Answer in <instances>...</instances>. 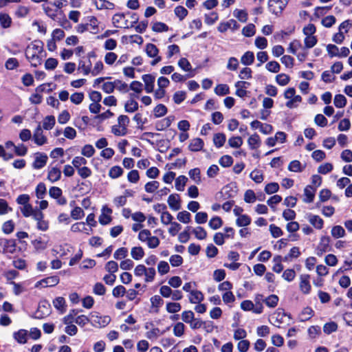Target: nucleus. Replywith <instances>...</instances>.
<instances>
[{
	"label": "nucleus",
	"instance_id": "obj_18",
	"mask_svg": "<svg viewBox=\"0 0 352 352\" xmlns=\"http://www.w3.org/2000/svg\"><path fill=\"white\" fill-rule=\"evenodd\" d=\"M21 210L24 217H28L32 216L33 219L34 218V215L37 212H41V210L38 209H34L32 206L29 204L23 206V207L21 208Z\"/></svg>",
	"mask_w": 352,
	"mask_h": 352
},
{
	"label": "nucleus",
	"instance_id": "obj_37",
	"mask_svg": "<svg viewBox=\"0 0 352 352\" xmlns=\"http://www.w3.org/2000/svg\"><path fill=\"white\" fill-rule=\"evenodd\" d=\"M131 254L135 260H140L144 256V252L142 247H134L131 249Z\"/></svg>",
	"mask_w": 352,
	"mask_h": 352
},
{
	"label": "nucleus",
	"instance_id": "obj_27",
	"mask_svg": "<svg viewBox=\"0 0 352 352\" xmlns=\"http://www.w3.org/2000/svg\"><path fill=\"white\" fill-rule=\"evenodd\" d=\"M248 145L251 149H255L260 146L261 141L258 135L256 133L251 135L248 140Z\"/></svg>",
	"mask_w": 352,
	"mask_h": 352
},
{
	"label": "nucleus",
	"instance_id": "obj_64",
	"mask_svg": "<svg viewBox=\"0 0 352 352\" xmlns=\"http://www.w3.org/2000/svg\"><path fill=\"white\" fill-rule=\"evenodd\" d=\"M84 99V94L82 92H76L73 94L70 97V100L75 104H80Z\"/></svg>",
	"mask_w": 352,
	"mask_h": 352
},
{
	"label": "nucleus",
	"instance_id": "obj_49",
	"mask_svg": "<svg viewBox=\"0 0 352 352\" xmlns=\"http://www.w3.org/2000/svg\"><path fill=\"white\" fill-rule=\"evenodd\" d=\"M276 80L278 85L281 86H285L289 83L290 78L287 74H280L276 76Z\"/></svg>",
	"mask_w": 352,
	"mask_h": 352
},
{
	"label": "nucleus",
	"instance_id": "obj_32",
	"mask_svg": "<svg viewBox=\"0 0 352 352\" xmlns=\"http://www.w3.org/2000/svg\"><path fill=\"white\" fill-rule=\"evenodd\" d=\"M12 23V19L5 13H0V24L3 28H8L10 27Z\"/></svg>",
	"mask_w": 352,
	"mask_h": 352
},
{
	"label": "nucleus",
	"instance_id": "obj_46",
	"mask_svg": "<svg viewBox=\"0 0 352 352\" xmlns=\"http://www.w3.org/2000/svg\"><path fill=\"white\" fill-rule=\"evenodd\" d=\"M160 186L157 181L149 182L145 184L144 188L146 192L148 193L154 192Z\"/></svg>",
	"mask_w": 352,
	"mask_h": 352
},
{
	"label": "nucleus",
	"instance_id": "obj_12",
	"mask_svg": "<svg viewBox=\"0 0 352 352\" xmlns=\"http://www.w3.org/2000/svg\"><path fill=\"white\" fill-rule=\"evenodd\" d=\"M25 56L33 67H36L41 64V58L39 57V55L32 53V52H30V48L29 50H25Z\"/></svg>",
	"mask_w": 352,
	"mask_h": 352
},
{
	"label": "nucleus",
	"instance_id": "obj_62",
	"mask_svg": "<svg viewBox=\"0 0 352 352\" xmlns=\"http://www.w3.org/2000/svg\"><path fill=\"white\" fill-rule=\"evenodd\" d=\"M14 223L12 220L6 221L2 226V230L5 234H10L13 232Z\"/></svg>",
	"mask_w": 352,
	"mask_h": 352
},
{
	"label": "nucleus",
	"instance_id": "obj_5",
	"mask_svg": "<svg viewBox=\"0 0 352 352\" xmlns=\"http://www.w3.org/2000/svg\"><path fill=\"white\" fill-rule=\"evenodd\" d=\"M44 214L41 212H37L35 215L34 219L37 221V228L39 230L46 231L49 228L48 221L43 220Z\"/></svg>",
	"mask_w": 352,
	"mask_h": 352
},
{
	"label": "nucleus",
	"instance_id": "obj_15",
	"mask_svg": "<svg viewBox=\"0 0 352 352\" xmlns=\"http://www.w3.org/2000/svg\"><path fill=\"white\" fill-rule=\"evenodd\" d=\"M14 338L20 344H25L27 342L28 331L20 329L13 333Z\"/></svg>",
	"mask_w": 352,
	"mask_h": 352
},
{
	"label": "nucleus",
	"instance_id": "obj_16",
	"mask_svg": "<svg viewBox=\"0 0 352 352\" xmlns=\"http://www.w3.org/2000/svg\"><path fill=\"white\" fill-rule=\"evenodd\" d=\"M204 142L201 138H195L189 144L188 148L191 151H199L202 149Z\"/></svg>",
	"mask_w": 352,
	"mask_h": 352
},
{
	"label": "nucleus",
	"instance_id": "obj_33",
	"mask_svg": "<svg viewBox=\"0 0 352 352\" xmlns=\"http://www.w3.org/2000/svg\"><path fill=\"white\" fill-rule=\"evenodd\" d=\"M123 174V169L119 166L111 167L109 172V176L112 179H116Z\"/></svg>",
	"mask_w": 352,
	"mask_h": 352
},
{
	"label": "nucleus",
	"instance_id": "obj_25",
	"mask_svg": "<svg viewBox=\"0 0 352 352\" xmlns=\"http://www.w3.org/2000/svg\"><path fill=\"white\" fill-rule=\"evenodd\" d=\"M254 61V55L252 52H246L241 57V62L245 65H250Z\"/></svg>",
	"mask_w": 352,
	"mask_h": 352
},
{
	"label": "nucleus",
	"instance_id": "obj_6",
	"mask_svg": "<svg viewBox=\"0 0 352 352\" xmlns=\"http://www.w3.org/2000/svg\"><path fill=\"white\" fill-rule=\"evenodd\" d=\"M239 28V24L234 19H230L226 23H221L217 29L218 31L220 32H225L228 29H232L233 30H237Z\"/></svg>",
	"mask_w": 352,
	"mask_h": 352
},
{
	"label": "nucleus",
	"instance_id": "obj_1",
	"mask_svg": "<svg viewBox=\"0 0 352 352\" xmlns=\"http://www.w3.org/2000/svg\"><path fill=\"white\" fill-rule=\"evenodd\" d=\"M288 3V0H269L268 6L270 12L276 15L282 12Z\"/></svg>",
	"mask_w": 352,
	"mask_h": 352
},
{
	"label": "nucleus",
	"instance_id": "obj_3",
	"mask_svg": "<svg viewBox=\"0 0 352 352\" xmlns=\"http://www.w3.org/2000/svg\"><path fill=\"white\" fill-rule=\"evenodd\" d=\"M16 245L14 239H0V247L3 248V252L13 253Z\"/></svg>",
	"mask_w": 352,
	"mask_h": 352
},
{
	"label": "nucleus",
	"instance_id": "obj_38",
	"mask_svg": "<svg viewBox=\"0 0 352 352\" xmlns=\"http://www.w3.org/2000/svg\"><path fill=\"white\" fill-rule=\"evenodd\" d=\"M255 25L252 23H250L245 26L242 30V34L247 37L252 36L255 34Z\"/></svg>",
	"mask_w": 352,
	"mask_h": 352
},
{
	"label": "nucleus",
	"instance_id": "obj_63",
	"mask_svg": "<svg viewBox=\"0 0 352 352\" xmlns=\"http://www.w3.org/2000/svg\"><path fill=\"white\" fill-rule=\"evenodd\" d=\"M250 177L252 180H254L256 183L258 184L261 183L263 180V174L261 173L260 170H253L250 173Z\"/></svg>",
	"mask_w": 352,
	"mask_h": 352
},
{
	"label": "nucleus",
	"instance_id": "obj_36",
	"mask_svg": "<svg viewBox=\"0 0 352 352\" xmlns=\"http://www.w3.org/2000/svg\"><path fill=\"white\" fill-rule=\"evenodd\" d=\"M333 102L337 108H342L346 104V98L342 94H337L334 98Z\"/></svg>",
	"mask_w": 352,
	"mask_h": 352
},
{
	"label": "nucleus",
	"instance_id": "obj_59",
	"mask_svg": "<svg viewBox=\"0 0 352 352\" xmlns=\"http://www.w3.org/2000/svg\"><path fill=\"white\" fill-rule=\"evenodd\" d=\"M190 214L187 211L179 212L177 214V219L184 223H188L190 221Z\"/></svg>",
	"mask_w": 352,
	"mask_h": 352
},
{
	"label": "nucleus",
	"instance_id": "obj_35",
	"mask_svg": "<svg viewBox=\"0 0 352 352\" xmlns=\"http://www.w3.org/2000/svg\"><path fill=\"white\" fill-rule=\"evenodd\" d=\"M146 54L151 58H155L157 56L159 50L156 45L153 43H148L146 46Z\"/></svg>",
	"mask_w": 352,
	"mask_h": 352
},
{
	"label": "nucleus",
	"instance_id": "obj_57",
	"mask_svg": "<svg viewBox=\"0 0 352 352\" xmlns=\"http://www.w3.org/2000/svg\"><path fill=\"white\" fill-rule=\"evenodd\" d=\"M85 215L84 211L80 207H75L71 212V217L75 219H80Z\"/></svg>",
	"mask_w": 352,
	"mask_h": 352
},
{
	"label": "nucleus",
	"instance_id": "obj_4",
	"mask_svg": "<svg viewBox=\"0 0 352 352\" xmlns=\"http://www.w3.org/2000/svg\"><path fill=\"white\" fill-rule=\"evenodd\" d=\"M310 276L309 274L300 275V282L299 285L300 290L305 294H309L311 291V285L309 283Z\"/></svg>",
	"mask_w": 352,
	"mask_h": 352
},
{
	"label": "nucleus",
	"instance_id": "obj_54",
	"mask_svg": "<svg viewBox=\"0 0 352 352\" xmlns=\"http://www.w3.org/2000/svg\"><path fill=\"white\" fill-rule=\"evenodd\" d=\"M175 14L180 20H183L188 14V10L184 7L178 6L175 8Z\"/></svg>",
	"mask_w": 352,
	"mask_h": 352
},
{
	"label": "nucleus",
	"instance_id": "obj_52",
	"mask_svg": "<svg viewBox=\"0 0 352 352\" xmlns=\"http://www.w3.org/2000/svg\"><path fill=\"white\" fill-rule=\"evenodd\" d=\"M219 162L223 167H230L233 163V159L231 156L226 155L219 159Z\"/></svg>",
	"mask_w": 352,
	"mask_h": 352
},
{
	"label": "nucleus",
	"instance_id": "obj_61",
	"mask_svg": "<svg viewBox=\"0 0 352 352\" xmlns=\"http://www.w3.org/2000/svg\"><path fill=\"white\" fill-rule=\"evenodd\" d=\"M288 169L290 171L296 173L301 172L302 170L301 168V163L298 160L292 161L288 166Z\"/></svg>",
	"mask_w": 352,
	"mask_h": 352
},
{
	"label": "nucleus",
	"instance_id": "obj_14",
	"mask_svg": "<svg viewBox=\"0 0 352 352\" xmlns=\"http://www.w3.org/2000/svg\"><path fill=\"white\" fill-rule=\"evenodd\" d=\"M61 177V171L59 168L56 167L52 168L49 172L47 175V179L52 182H56L60 179Z\"/></svg>",
	"mask_w": 352,
	"mask_h": 352
},
{
	"label": "nucleus",
	"instance_id": "obj_20",
	"mask_svg": "<svg viewBox=\"0 0 352 352\" xmlns=\"http://www.w3.org/2000/svg\"><path fill=\"white\" fill-rule=\"evenodd\" d=\"M53 305L54 307L60 311L64 313L66 311L65 308V300L63 297H57L53 300Z\"/></svg>",
	"mask_w": 352,
	"mask_h": 352
},
{
	"label": "nucleus",
	"instance_id": "obj_26",
	"mask_svg": "<svg viewBox=\"0 0 352 352\" xmlns=\"http://www.w3.org/2000/svg\"><path fill=\"white\" fill-rule=\"evenodd\" d=\"M55 123V117L54 116H47L43 120V127L45 130H50L54 127Z\"/></svg>",
	"mask_w": 352,
	"mask_h": 352
},
{
	"label": "nucleus",
	"instance_id": "obj_50",
	"mask_svg": "<svg viewBox=\"0 0 352 352\" xmlns=\"http://www.w3.org/2000/svg\"><path fill=\"white\" fill-rule=\"evenodd\" d=\"M266 69L273 73H278L280 71V66L276 61H270L265 65Z\"/></svg>",
	"mask_w": 352,
	"mask_h": 352
},
{
	"label": "nucleus",
	"instance_id": "obj_44",
	"mask_svg": "<svg viewBox=\"0 0 352 352\" xmlns=\"http://www.w3.org/2000/svg\"><path fill=\"white\" fill-rule=\"evenodd\" d=\"M329 243H330V238L329 236H322L320 239V241L318 244V247L322 250V251H329Z\"/></svg>",
	"mask_w": 352,
	"mask_h": 352
},
{
	"label": "nucleus",
	"instance_id": "obj_55",
	"mask_svg": "<svg viewBox=\"0 0 352 352\" xmlns=\"http://www.w3.org/2000/svg\"><path fill=\"white\" fill-rule=\"evenodd\" d=\"M152 30L156 32H166L168 30V26L162 22H156L153 25Z\"/></svg>",
	"mask_w": 352,
	"mask_h": 352
},
{
	"label": "nucleus",
	"instance_id": "obj_7",
	"mask_svg": "<svg viewBox=\"0 0 352 352\" xmlns=\"http://www.w3.org/2000/svg\"><path fill=\"white\" fill-rule=\"evenodd\" d=\"M169 207L173 210H179L181 208V200L178 194H171L168 198Z\"/></svg>",
	"mask_w": 352,
	"mask_h": 352
},
{
	"label": "nucleus",
	"instance_id": "obj_17",
	"mask_svg": "<svg viewBox=\"0 0 352 352\" xmlns=\"http://www.w3.org/2000/svg\"><path fill=\"white\" fill-rule=\"evenodd\" d=\"M94 3L98 10L113 9L114 4L107 0H94Z\"/></svg>",
	"mask_w": 352,
	"mask_h": 352
},
{
	"label": "nucleus",
	"instance_id": "obj_34",
	"mask_svg": "<svg viewBox=\"0 0 352 352\" xmlns=\"http://www.w3.org/2000/svg\"><path fill=\"white\" fill-rule=\"evenodd\" d=\"M251 223L250 217L247 214L240 215L236 221V223L239 227H244L250 225Z\"/></svg>",
	"mask_w": 352,
	"mask_h": 352
},
{
	"label": "nucleus",
	"instance_id": "obj_48",
	"mask_svg": "<svg viewBox=\"0 0 352 352\" xmlns=\"http://www.w3.org/2000/svg\"><path fill=\"white\" fill-rule=\"evenodd\" d=\"M228 144L232 148H239L243 144V140L241 137H232L228 140Z\"/></svg>",
	"mask_w": 352,
	"mask_h": 352
},
{
	"label": "nucleus",
	"instance_id": "obj_40",
	"mask_svg": "<svg viewBox=\"0 0 352 352\" xmlns=\"http://www.w3.org/2000/svg\"><path fill=\"white\" fill-rule=\"evenodd\" d=\"M154 114L156 118L162 117L166 114L167 108L165 105L160 104L154 108Z\"/></svg>",
	"mask_w": 352,
	"mask_h": 352
},
{
	"label": "nucleus",
	"instance_id": "obj_13",
	"mask_svg": "<svg viewBox=\"0 0 352 352\" xmlns=\"http://www.w3.org/2000/svg\"><path fill=\"white\" fill-rule=\"evenodd\" d=\"M30 48V52L33 54H39L42 53L43 49V43L41 41L36 40L29 45L26 50Z\"/></svg>",
	"mask_w": 352,
	"mask_h": 352
},
{
	"label": "nucleus",
	"instance_id": "obj_58",
	"mask_svg": "<svg viewBox=\"0 0 352 352\" xmlns=\"http://www.w3.org/2000/svg\"><path fill=\"white\" fill-rule=\"evenodd\" d=\"M82 155L87 157H91L95 153V149L91 144H86L82 149Z\"/></svg>",
	"mask_w": 352,
	"mask_h": 352
},
{
	"label": "nucleus",
	"instance_id": "obj_30",
	"mask_svg": "<svg viewBox=\"0 0 352 352\" xmlns=\"http://www.w3.org/2000/svg\"><path fill=\"white\" fill-rule=\"evenodd\" d=\"M188 181V178L184 175H180L175 179V188L178 191H183Z\"/></svg>",
	"mask_w": 352,
	"mask_h": 352
},
{
	"label": "nucleus",
	"instance_id": "obj_19",
	"mask_svg": "<svg viewBox=\"0 0 352 352\" xmlns=\"http://www.w3.org/2000/svg\"><path fill=\"white\" fill-rule=\"evenodd\" d=\"M191 296L189 300L191 303L197 304L201 302L204 300V294L198 290H192L190 292Z\"/></svg>",
	"mask_w": 352,
	"mask_h": 352
},
{
	"label": "nucleus",
	"instance_id": "obj_53",
	"mask_svg": "<svg viewBox=\"0 0 352 352\" xmlns=\"http://www.w3.org/2000/svg\"><path fill=\"white\" fill-rule=\"evenodd\" d=\"M78 310L77 309H72L70 311L69 314L65 316L63 318V322L65 324H69L74 322L75 318L74 317L78 314Z\"/></svg>",
	"mask_w": 352,
	"mask_h": 352
},
{
	"label": "nucleus",
	"instance_id": "obj_22",
	"mask_svg": "<svg viewBox=\"0 0 352 352\" xmlns=\"http://www.w3.org/2000/svg\"><path fill=\"white\" fill-rule=\"evenodd\" d=\"M138 109V103L132 98L127 100L124 104V110L128 113L135 112Z\"/></svg>",
	"mask_w": 352,
	"mask_h": 352
},
{
	"label": "nucleus",
	"instance_id": "obj_2",
	"mask_svg": "<svg viewBox=\"0 0 352 352\" xmlns=\"http://www.w3.org/2000/svg\"><path fill=\"white\" fill-rule=\"evenodd\" d=\"M111 321V318L109 316H98L91 315V323L96 327H106Z\"/></svg>",
	"mask_w": 352,
	"mask_h": 352
},
{
	"label": "nucleus",
	"instance_id": "obj_8",
	"mask_svg": "<svg viewBox=\"0 0 352 352\" xmlns=\"http://www.w3.org/2000/svg\"><path fill=\"white\" fill-rule=\"evenodd\" d=\"M33 163V167L35 169H41L44 167L47 161V156L45 153H37Z\"/></svg>",
	"mask_w": 352,
	"mask_h": 352
},
{
	"label": "nucleus",
	"instance_id": "obj_42",
	"mask_svg": "<svg viewBox=\"0 0 352 352\" xmlns=\"http://www.w3.org/2000/svg\"><path fill=\"white\" fill-rule=\"evenodd\" d=\"M46 194V187L44 183H39L36 188V195L38 199H42Z\"/></svg>",
	"mask_w": 352,
	"mask_h": 352
},
{
	"label": "nucleus",
	"instance_id": "obj_9",
	"mask_svg": "<svg viewBox=\"0 0 352 352\" xmlns=\"http://www.w3.org/2000/svg\"><path fill=\"white\" fill-rule=\"evenodd\" d=\"M142 80L145 84V90L147 93H151L154 89L155 76L151 74H144Z\"/></svg>",
	"mask_w": 352,
	"mask_h": 352
},
{
	"label": "nucleus",
	"instance_id": "obj_29",
	"mask_svg": "<svg viewBox=\"0 0 352 352\" xmlns=\"http://www.w3.org/2000/svg\"><path fill=\"white\" fill-rule=\"evenodd\" d=\"M226 140V138L225 134L221 133L214 134L213 138L214 144L217 148L223 146L225 144Z\"/></svg>",
	"mask_w": 352,
	"mask_h": 352
},
{
	"label": "nucleus",
	"instance_id": "obj_28",
	"mask_svg": "<svg viewBox=\"0 0 352 352\" xmlns=\"http://www.w3.org/2000/svg\"><path fill=\"white\" fill-rule=\"evenodd\" d=\"M214 93L218 96H226L230 94V88L226 84H219L214 88Z\"/></svg>",
	"mask_w": 352,
	"mask_h": 352
},
{
	"label": "nucleus",
	"instance_id": "obj_60",
	"mask_svg": "<svg viewBox=\"0 0 352 352\" xmlns=\"http://www.w3.org/2000/svg\"><path fill=\"white\" fill-rule=\"evenodd\" d=\"M185 325L182 322H177L173 328L174 335L177 337H181L184 333Z\"/></svg>",
	"mask_w": 352,
	"mask_h": 352
},
{
	"label": "nucleus",
	"instance_id": "obj_21",
	"mask_svg": "<svg viewBox=\"0 0 352 352\" xmlns=\"http://www.w3.org/2000/svg\"><path fill=\"white\" fill-rule=\"evenodd\" d=\"M316 188L311 186H307L304 190V194L306 196V199H304L305 202L311 203L314 201L315 196Z\"/></svg>",
	"mask_w": 352,
	"mask_h": 352
},
{
	"label": "nucleus",
	"instance_id": "obj_24",
	"mask_svg": "<svg viewBox=\"0 0 352 352\" xmlns=\"http://www.w3.org/2000/svg\"><path fill=\"white\" fill-rule=\"evenodd\" d=\"M49 314V309L44 305H39L38 307L35 312L34 318L37 319H41Z\"/></svg>",
	"mask_w": 352,
	"mask_h": 352
},
{
	"label": "nucleus",
	"instance_id": "obj_10",
	"mask_svg": "<svg viewBox=\"0 0 352 352\" xmlns=\"http://www.w3.org/2000/svg\"><path fill=\"white\" fill-rule=\"evenodd\" d=\"M33 138L34 142L38 146L43 145L46 143L47 138L43 135V131L40 125H38L34 131Z\"/></svg>",
	"mask_w": 352,
	"mask_h": 352
},
{
	"label": "nucleus",
	"instance_id": "obj_31",
	"mask_svg": "<svg viewBox=\"0 0 352 352\" xmlns=\"http://www.w3.org/2000/svg\"><path fill=\"white\" fill-rule=\"evenodd\" d=\"M285 316H288V315L283 310L278 309L272 316V320H274V323L281 324L283 322V318Z\"/></svg>",
	"mask_w": 352,
	"mask_h": 352
},
{
	"label": "nucleus",
	"instance_id": "obj_47",
	"mask_svg": "<svg viewBox=\"0 0 352 352\" xmlns=\"http://www.w3.org/2000/svg\"><path fill=\"white\" fill-rule=\"evenodd\" d=\"M42 281L46 285L47 287H53L59 283V278L57 276H53L43 278L42 279Z\"/></svg>",
	"mask_w": 352,
	"mask_h": 352
},
{
	"label": "nucleus",
	"instance_id": "obj_45",
	"mask_svg": "<svg viewBox=\"0 0 352 352\" xmlns=\"http://www.w3.org/2000/svg\"><path fill=\"white\" fill-rule=\"evenodd\" d=\"M223 224L222 219L219 217H214L210 219L208 226L213 230L219 228Z\"/></svg>",
	"mask_w": 352,
	"mask_h": 352
},
{
	"label": "nucleus",
	"instance_id": "obj_56",
	"mask_svg": "<svg viewBox=\"0 0 352 352\" xmlns=\"http://www.w3.org/2000/svg\"><path fill=\"white\" fill-rule=\"evenodd\" d=\"M338 329V324L334 322L326 323L323 327V331L327 334H330L336 331Z\"/></svg>",
	"mask_w": 352,
	"mask_h": 352
},
{
	"label": "nucleus",
	"instance_id": "obj_11",
	"mask_svg": "<svg viewBox=\"0 0 352 352\" xmlns=\"http://www.w3.org/2000/svg\"><path fill=\"white\" fill-rule=\"evenodd\" d=\"M175 118L174 116H168L160 121H158L155 124V129L157 131H163L165 129L169 127L172 123V122L174 120Z\"/></svg>",
	"mask_w": 352,
	"mask_h": 352
},
{
	"label": "nucleus",
	"instance_id": "obj_51",
	"mask_svg": "<svg viewBox=\"0 0 352 352\" xmlns=\"http://www.w3.org/2000/svg\"><path fill=\"white\" fill-rule=\"evenodd\" d=\"M181 305L178 302H168L166 304V310L169 313H177L181 310Z\"/></svg>",
	"mask_w": 352,
	"mask_h": 352
},
{
	"label": "nucleus",
	"instance_id": "obj_43",
	"mask_svg": "<svg viewBox=\"0 0 352 352\" xmlns=\"http://www.w3.org/2000/svg\"><path fill=\"white\" fill-rule=\"evenodd\" d=\"M265 303L269 307H275L278 302V297L276 295L272 294L264 300Z\"/></svg>",
	"mask_w": 352,
	"mask_h": 352
},
{
	"label": "nucleus",
	"instance_id": "obj_39",
	"mask_svg": "<svg viewBox=\"0 0 352 352\" xmlns=\"http://www.w3.org/2000/svg\"><path fill=\"white\" fill-rule=\"evenodd\" d=\"M345 234L344 229L340 226H333L331 230V235L334 238L343 237Z\"/></svg>",
	"mask_w": 352,
	"mask_h": 352
},
{
	"label": "nucleus",
	"instance_id": "obj_41",
	"mask_svg": "<svg viewBox=\"0 0 352 352\" xmlns=\"http://www.w3.org/2000/svg\"><path fill=\"white\" fill-rule=\"evenodd\" d=\"M192 232L195 234V237L199 240L205 239L207 236L206 231L201 226L193 229Z\"/></svg>",
	"mask_w": 352,
	"mask_h": 352
},
{
	"label": "nucleus",
	"instance_id": "obj_23",
	"mask_svg": "<svg viewBox=\"0 0 352 352\" xmlns=\"http://www.w3.org/2000/svg\"><path fill=\"white\" fill-rule=\"evenodd\" d=\"M309 221L316 229H321L323 226V220L318 215L310 214Z\"/></svg>",
	"mask_w": 352,
	"mask_h": 352
}]
</instances>
